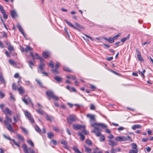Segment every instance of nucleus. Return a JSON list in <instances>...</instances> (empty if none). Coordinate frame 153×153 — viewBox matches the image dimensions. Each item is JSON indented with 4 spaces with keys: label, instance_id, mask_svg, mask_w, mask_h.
<instances>
[{
    "label": "nucleus",
    "instance_id": "8",
    "mask_svg": "<svg viewBox=\"0 0 153 153\" xmlns=\"http://www.w3.org/2000/svg\"><path fill=\"white\" fill-rule=\"evenodd\" d=\"M73 126V128L76 130L82 128L83 129H84L85 128V126H82L79 125H76L74 124Z\"/></svg>",
    "mask_w": 153,
    "mask_h": 153
},
{
    "label": "nucleus",
    "instance_id": "61",
    "mask_svg": "<svg viewBox=\"0 0 153 153\" xmlns=\"http://www.w3.org/2000/svg\"><path fill=\"white\" fill-rule=\"evenodd\" d=\"M0 10L1 13H3L5 10L3 9V7L1 5H0Z\"/></svg>",
    "mask_w": 153,
    "mask_h": 153
},
{
    "label": "nucleus",
    "instance_id": "11",
    "mask_svg": "<svg viewBox=\"0 0 153 153\" xmlns=\"http://www.w3.org/2000/svg\"><path fill=\"white\" fill-rule=\"evenodd\" d=\"M41 63L39 65V68H38V71H42L43 69V67L45 66V64L43 62V61L41 62Z\"/></svg>",
    "mask_w": 153,
    "mask_h": 153
},
{
    "label": "nucleus",
    "instance_id": "53",
    "mask_svg": "<svg viewBox=\"0 0 153 153\" xmlns=\"http://www.w3.org/2000/svg\"><path fill=\"white\" fill-rule=\"evenodd\" d=\"M90 88L92 90L94 91L96 88V87L90 84Z\"/></svg>",
    "mask_w": 153,
    "mask_h": 153
},
{
    "label": "nucleus",
    "instance_id": "44",
    "mask_svg": "<svg viewBox=\"0 0 153 153\" xmlns=\"http://www.w3.org/2000/svg\"><path fill=\"white\" fill-rule=\"evenodd\" d=\"M138 71L139 73L142 75V76L143 77V78L145 77V76L144 75V74L145 73L146 71V70L145 69H143V70L142 71H141L140 70H138Z\"/></svg>",
    "mask_w": 153,
    "mask_h": 153
},
{
    "label": "nucleus",
    "instance_id": "63",
    "mask_svg": "<svg viewBox=\"0 0 153 153\" xmlns=\"http://www.w3.org/2000/svg\"><path fill=\"white\" fill-rule=\"evenodd\" d=\"M84 35L88 38L89 39L91 40L92 41H93V39L92 38L91 36L88 35L86 34H84Z\"/></svg>",
    "mask_w": 153,
    "mask_h": 153
},
{
    "label": "nucleus",
    "instance_id": "29",
    "mask_svg": "<svg viewBox=\"0 0 153 153\" xmlns=\"http://www.w3.org/2000/svg\"><path fill=\"white\" fill-rule=\"evenodd\" d=\"M47 135L48 138L50 139H51V138L54 136L53 133L51 132H48Z\"/></svg>",
    "mask_w": 153,
    "mask_h": 153
},
{
    "label": "nucleus",
    "instance_id": "54",
    "mask_svg": "<svg viewBox=\"0 0 153 153\" xmlns=\"http://www.w3.org/2000/svg\"><path fill=\"white\" fill-rule=\"evenodd\" d=\"M125 129V128L122 126H120L117 128L118 131L120 132V131H122Z\"/></svg>",
    "mask_w": 153,
    "mask_h": 153
},
{
    "label": "nucleus",
    "instance_id": "59",
    "mask_svg": "<svg viewBox=\"0 0 153 153\" xmlns=\"http://www.w3.org/2000/svg\"><path fill=\"white\" fill-rule=\"evenodd\" d=\"M90 109L91 110H94L95 109V106L93 104H91L90 106Z\"/></svg>",
    "mask_w": 153,
    "mask_h": 153
},
{
    "label": "nucleus",
    "instance_id": "21",
    "mask_svg": "<svg viewBox=\"0 0 153 153\" xmlns=\"http://www.w3.org/2000/svg\"><path fill=\"white\" fill-rule=\"evenodd\" d=\"M10 14L11 17L13 18H14L17 16L16 12L14 10L11 11L10 12Z\"/></svg>",
    "mask_w": 153,
    "mask_h": 153
},
{
    "label": "nucleus",
    "instance_id": "2",
    "mask_svg": "<svg viewBox=\"0 0 153 153\" xmlns=\"http://www.w3.org/2000/svg\"><path fill=\"white\" fill-rule=\"evenodd\" d=\"M115 140L116 141H128L130 142H132L133 141L132 139L131 138L130 136H122V137H117L115 138Z\"/></svg>",
    "mask_w": 153,
    "mask_h": 153
},
{
    "label": "nucleus",
    "instance_id": "23",
    "mask_svg": "<svg viewBox=\"0 0 153 153\" xmlns=\"http://www.w3.org/2000/svg\"><path fill=\"white\" fill-rule=\"evenodd\" d=\"M7 48L8 50L10 52H12V51H14L15 50L13 48V46L10 45H9V46H8L7 47Z\"/></svg>",
    "mask_w": 153,
    "mask_h": 153
},
{
    "label": "nucleus",
    "instance_id": "34",
    "mask_svg": "<svg viewBox=\"0 0 153 153\" xmlns=\"http://www.w3.org/2000/svg\"><path fill=\"white\" fill-rule=\"evenodd\" d=\"M34 128L36 131L40 133L41 132V130L39 128V127L35 125L34 126Z\"/></svg>",
    "mask_w": 153,
    "mask_h": 153
},
{
    "label": "nucleus",
    "instance_id": "37",
    "mask_svg": "<svg viewBox=\"0 0 153 153\" xmlns=\"http://www.w3.org/2000/svg\"><path fill=\"white\" fill-rule=\"evenodd\" d=\"M36 111L39 114H41V115H44V114L45 113V112L43 111L42 110H40L39 109H37L36 110Z\"/></svg>",
    "mask_w": 153,
    "mask_h": 153
},
{
    "label": "nucleus",
    "instance_id": "40",
    "mask_svg": "<svg viewBox=\"0 0 153 153\" xmlns=\"http://www.w3.org/2000/svg\"><path fill=\"white\" fill-rule=\"evenodd\" d=\"M20 128L26 134H28V131L26 129L22 126H20Z\"/></svg>",
    "mask_w": 153,
    "mask_h": 153
},
{
    "label": "nucleus",
    "instance_id": "55",
    "mask_svg": "<svg viewBox=\"0 0 153 153\" xmlns=\"http://www.w3.org/2000/svg\"><path fill=\"white\" fill-rule=\"evenodd\" d=\"M66 77L68 78V79H76V77L75 76H72V77H71L69 76H68V75H67L66 76Z\"/></svg>",
    "mask_w": 153,
    "mask_h": 153
},
{
    "label": "nucleus",
    "instance_id": "17",
    "mask_svg": "<svg viewBox=\"0 0 153 153\" xmlns=\"http://www.w3.org/2000/svg\"><path fill=\"white\" fill-rule=\"evenodd\" d=\"M109 144L111 146V148H113L114 146L117 145V143L114 141H113L111 140H109Z\"/></svg>",
    "mask_w": 153,
    "mask_h": 153
},
{
    "label": "nucleus",
    "instance_id": "16",
    "mask_svg": "<svg viewBox=\"0 0 153 153\" xmlns=\"http://www.w3.org/2000/svg\"><path fill=\"white\" fill-rule=\"evenodd\" d=\"M51 53H50L47 51H46L45 52H44L42 53V55L43 56L44 58H47V57H49L50 56Z\"/></svg>",
    "mask_w": 153,
    "mask_h": 153
},
{
    "label": "nucleus",
    "instance_id": "3",
    "mask_svg": "<svg viewBox=\"0 0 153 153\" xmlns=\"http://www.w3.org/2000/svg\"><path fill=\"white\" fill-rule=\"evenodd\" d=\"M46 94L49 97V100H51V97L52 98L55 100H58V97L54 95L52 91H47Z\"/></svg>",
    "mask_w": 153,
    "mask_h": 153
},
{
    "label": "nucleus",
    "instance_id": "60",
    "mask_svg": "<svg viewBox=\"0 0 153 153\" xmlns=\"http://www.w3.org/2000/svg\"><path fill=\"white\" fill-rule=\"evenodd\" d=\"M103 45L104 46V48H108L110 47V45L104 43L103 44Z\"/></svg>",
    "mask_w": 153,
    "mask_h": 153
},
{
    "label": "nucleus",
    "instance_id": "19",
    "mask_svg": "<svg viewBox=\"0 0 153 153\" xmlns=\"http://www.w3.org/2000/svg\"><path fill=\"white\" fill-rule=\"evenodd\" d=\"M6 126L7 129L10 131L12 132H14V131L13 130L11 125L10 124H7L6 125H5Z\"/></svg>",
    "mask_w": 153,
    "mask_h": 153
},
{
    "label": "nucleus",
    "instance_id": "14",
    "mask_svg": "<svg viewBox=\"0 0 153 153\" xmlns=\"http://www.w3.org/2000/svg\"><path fill=\"white\" fill-rule=\"evenodd\" d=\"M17 27L19 29V31L21 32V33H22L23 36L25 37V34L24 33L23 30L22 28V27H21V26L19 24H18L17 25Z\"/></svg>",
    "mask_w": 153,
    "mask_h": 153
},
{
    "label": "nucleus",
    "instance_id": "36",
    "mask_svg": "<svg viewBox=\"0 0 153 153\" xmlns=\"http://www.w3.org/2000/svg\"><path fill=\"white\" fill-rule=\"evenodd\" d=\"M54 79L58 82L61 81L62 78L58 76H56L54 77Z\"/></svg>",
    "mask_w": 153,
    "mask_h": 153
},
{
    "label": "nucleus",
    "instance_id": "52",
    "mask_svg": "<svg viewBox=\"0 0 153 153\" xmlns=\"http://www.w3.org/2000/svg\"><path fill=\"white\" fill-rule=\"evenodd\" d=\"M3 15V17L5 19H7L8 18V16L5 14V12L4 10L3 13H1Z\"/></svg>",
    "mask_w": 153,
    "mask_h": 153
},
{
    "label": "nucleus",
    "instance_id": "46",
    "mask_svg": "<svg viewBox=\"0 0 153 153\" xmlns=\"http://www.w3.org/2000/svg\"><path fill=\"white\" fill-rule=\"evenodd\" d=\"M12 89L13 90H16L17 89V86L14 83H13L12 84Z\"/></svg>",
    "mask_w": 153,
    "mask_h": 153
},
{
    "label": "nucleus",
    "instance_id": "45",
    "mask_svg": "<svg viewBox=\"0 0 153 153\" xmlns=\"http://www.w3.org/2000/svg\"><path fill=\"white\" fill-rule=\"evenodd\" d=\"M9 62L10 64L13 65H15L16 64V63L14 61L10 59L9 60Z\"/></svg>",
    "mask_w": 153,
    "mask_h": 153
},
{
    "label": "nucleus",
    "instance_id": "28",
    "mask_svg": "<svg viewBox=\"0 0 153 153\" xmlns=\"http://www.w3.org/2000/svg\"><path fill=\"white\" fill-rule=\"evenodd\" d=\"M75 26L78 27H79L82 29H84V27L80 25L79 23H74Z\"/></svg>",
    "mask_w": 153,
    "mask_h": 153
},
{
    "label": "nucleus",
    "instance_id": "49",
    "mask_svg": "<svg viewBox=\"0 0 153 153\" xmlns=\"http://www.w3.org/2000/svg\"><path fill=\"white\" fill-rule=\"evenodd\" d=\"M121 33H118V34L115 35V36H114L113 37V39H114V40L116 39L117 38H118V37H119L120 35H121Z\"/></svg>",
    "mask_w": 153,
    "mask_h": 153
},
{
    "label": "nucleus",
    "instance_id": "62",
    "mask_svg": "<svg viewBox=\"0 0 153 153\" xmlns=\"http://www.w3.org/2000/svg\"><path fill=\"white\" fill-rule=\"evenodd\" d=\"M14 77L15 78H19V77H21L19 76V74L18 73H16L14 75Z\"/></svg>",
    "mask_w": 153,
    "mask_h": 153
},
{
    "label": "nucleus",
    "instance_id": "51",
    "mask_svg": "<svg viewBox=\"0 0 153 153\" xmlns=\"http://www.w3.org/2000/svg\"><path fill=\"white\" fill-rule=\"evenodd\" d=\"M50 143H52V144L55 145L56 144L57 141L56 140H52L51 141Z\"/></svg>",
    "mask_w": 153,
    "mask_h": 153
},
{
    "label": "nucleus",
    "instance_id": "31",
    "mask_svg": "<svg viewBox=\"0 0 153 153\" xmlns=\"http://www.w3.org/2000/svg\"><path fill=\"white\" fill-rule=\"evenodd\" d=\"M32 50V48L28 46H27L26 48L25 49V51L26 52H28L29 51H31Z\"/></svg>",
    "mask_w": 153,
    "mask_h": 153
},
{
    "label": "nucleus",
    "instance_id": "24",
    "mask_svg": "<svg viewBox=\"0 0 153 153\" xmlns=\"http://www.w3.org/2000/svg\"><path fill=\"white\" fill-rule=\"evenodd\" d=\"M85 149V152L88 153H91L92 150L91 149L85 146H84Z\"/></svg>",
    "mask_w": 153,
    "mask_h": 153
},
{
    "label": "nucleus",
    "instance_id": "42",
    "mask_svg": "<svg viewBox=\"0 0 153 153\" xmlns=\"http://www.w3.org/2000/svg\"><path fill=\"white\" fill-rule=\"evenodd\" d=\"M27 143L31 146H34V144L31 140H27Z\"/></svg>",
    "mask_w": 153,
    "mask_h": 153
},
{
    "label": "nucleus",
    "instance_id": "64",
    "mask_svg": "<svg viewBox=\"0 0 153 153\" xmlns=\"http://www.w3.org/2000/svg\"><path fill=\"white\" fill-rule=\"evenodd\" d=\"M5 96L4 94L2 93L1 91H0V96L1 98H3Z\"/></svg>",
    "mask_w": 153,
    "mask_h": 153
},
{
    "label": "nucleus",
    "instance_id": "56",
    "mask_svg": "<svg viewBox=\"0 0 153 153\" xmlns=\"http://www.w3.org/2000/svg\"><path fill=\"white\" fill-rule=\"evenodd\" d=\"M83 129V130L82 131V132L85 134H88V131L86 130L85 128Z\"/></svg>",
    "mask_w": 153,
    "mask_h": 153
},
{
    "label": "nucleus",
    "instance_id": "22",
    "mask_svg": "<svg viewBox=\"0 0 153 153\" xmlns=\"http://www.w3.org/2000/svg\"><path fill=\"white\" fill-rule=\"evenodd\" d=\"M141 128V126L140 125L136 124L132 126V129L134 130L136 129L140 128Z\"/></svg>",
    "mask_w": 153,
    "mask_h": 153
},
{
    "label": "nucleus",
    "instance_id": "15",
    "mask_svg": "<svg viewBox=\"0 0 153 153\" xmlns=\"http://www.w3.org/2000/svg\"><path fill=\"white\" fill-rule=\"evenodd\" d=\"M136 51L137 53V56L138 59L141 62H143V59L142 57L140 52L137 49H136Z\"/></svg>",
    "mask_w": 153,
    "mask_h": 153
},
{
    "label": "nucleus",
    "instance_id": "50",
    "mask_svg": "<svg viewBox=\"0 0 153 153\" xmlns=\"http://www.w3.org/2000/svg\"><path fill=\"white\" fill-rule=\"evenodd\" d=\"M63 69L65 71H67L68 72L71 71L70 69L66 67H64L63 68Z\"/></svg>",
    "mask_w": 153,
    "mask_h": 153
},
{
    "label": "nucleus",
    "instance_id": "25",
    "mask_svg": "<svg viewBox=\"0 0 153 153\" xmlns=\"http://www.w3.org/2000/svg\"><path fill=\"white\" fill-rule=\"evenodd\" d=\"M18 90L19 92V94H22L24 93L23 89L22 87H20L18 88Z\"/></svg>",
    "mask_w": 153,
    "mask_h": 153
},
{
    "label": "nucleus",
    "instance_id": "6",
    "mask_svg": "<svg viewBox=\"0 0 153 153\" xmlns=\"http://www.w3.org/2000/svg\"><path fill=\"white\" fill-rule=\"evenodd\" d=\"M76 116L75 115H70L67 117L68 122L70 124L72 123L73 121L75 120Z\"/></svg>",
    "mask_w": 153,
    "mask_h": 153
},
{
    "label": "nucleus",
    "instance_id": "5",
    "mask_svg": "<svg viewBox=\"0 0 153 153\" xmlns=\"http://www.w3.org/2000/svg\"><path fill=\"white\" fill-rule=\"evenodd\" d=\"M22 147L25 153H29L28 150L30 153H35L34 151L31 148H28L27 146L25 144H23L22 146Z\"/></svg>",
    "mask_w": 153,
    "mask_h": 153
},
{
    "label": "nucleus",
    "instance_id": "43",
    "mask_svg": "<svg viewBox=\"0 0 153 153\" xmlns=\"http://www.w3.org/2000/svg\"><path fill=\"white\" fill-rule=\"evenodd\" d=\"M85 143L89 145H91L92 144V143L91 141L89 140H88V139L86 140L85 141Z\"/></svg>",
    "mask_w": 153,
    "mask_h": 153
},
{
    "label": "nucleus",
    "instance_id": "47",
    "mask_svg": "<svg viewBox=\"0 0 153 153\" xmlns=\"http://www.w3.org/2000/svg\"><path fill=\"white\" fill-rule=\"evenodd\" d=\"M9 94L10 95V99L11 100H13L14 101L15 100V99L14 96L11 93H9Z\"/></svg>",
    "mask_w": 153,
    "mask_h": 153
},
{
    "label": "nucleus",
    "instance_id": "39",
    "mask_svg": "<svg viewBox=\"0 0 153 153\" xmlns=\"http://www.w3.org/2000/svg\"><path fill=\"white\" fill-rule=\"evenodd\" d=\"M16 135L17 136V137H18V138L20 140H21V141H24V138L22 136H21V135H20L19 134H16Z\"/></svg>",
    "mask_w": 153,
    "mask_h": 153
},
{
    "label": "nucleus",
    "instance_id": "33",
    "mask_svg": "<svg viewBox=\"0 0 153 153\" xmlns=\"http://www.w3.org/2000/svg\"><path fill=\"white\" fill-rule=\"evenodd\" d=\"M138 150V149H132L130 150L129 153H137Z\"/></svg>",
    "mask_w": 153,
    "mask_h": 153
},
{
    "label": "nucleus",
    "instance_id": "57",
    "mask_svg": "<svg viewBox=\"0 0 153 153\" xmlns=\"http://www.w3.org/2000/svg\"><path fill=\"white\" fill-rule=\"evenodd\" d=\"M36 81L40 86L42 87V84L39 80L38 79H36Z\"/></svg>",
    "mask_w": 153,
    "mask_h": 153
},
{
    "label": "nucleus",
    "instance_id": "32",
    "mask_svg": "<svg viewBox=\"0 0 153 153\" xmlns=\"http://www.w3.org/2000/svg\"><path fill=\"white\" fill-rule=\"evenodd\" d=\"M28 64L30 67L31 69H33L32 66L34 65V63L31 61L29 60L28 61Z\"/></svg>",
    "mask_w": 153,
    "mask_h": 153
},
{
    "label": "nucleus",
    "instance_id": "58",
    "mask_svg": "<svg viewBox=\"0 0 153 153\" xmlns=\"http://www.w3.org/2000/svg\"><path fill=\"white\" fill-rule=\"evenodd\" d=\"M29 120L32 123H33L34 122V119L32 117H30L28 118Z\"/></svg>",
    "mask_w": 153,
    "mask_h": 153
},
{
    "label": "nucleus",
    "instance_id": "12",
    "mask_svg": "<svg viewBox=\"0 0 153 153\" xmlns=\"http://www.w3.org/2000/svg\"><path fill=\"white\" fill-rule=\"evenodd\" d=\"M5 119L6 120L4 121V123L5 125H6L7 124H8V123L12 122L11 119L8 117L7 115H6Z\"/></svg>",
    "mask_w": 153,
    "mask_h": 153
},
{
    "label": "nucleus",
    "instance_id": "26",
    "mask_svg": "<svg viewBox=\"0 0 153 153\" xmlns=\"http://www.w3.org/2000/svg\"><path fill=\"white\" fill-rule=\"evenodd\" d=\"M24 114H25V116L26 117H27V118L28 119L31 117V115L30 114V113H29L27 111H24Z\"/></svg>",
    "mask_w": 153,
    "mask_h": 153
},
{
    "label": "nucleus",
    "instance_id": "7",
    "mask_svg": "<svg viewBox=\"0 0 153 153\" xmlns=\"http://www.w3.org/2000/svg\"><path fill=\"white\" fill-rule=\"evenodd\" d=\"M86 117L87 118L89 119V121L91 123V124L93 123H91L92 121H94L96 120L95 116L94 115L90 114H88L86 115Z\"/></svg>",
    "mask_w": 153,
    "mask_h": 153
},
{
    "label": "nucleus",
    "instance_id": "10",
    "mask_svg": "<svg viewBox=\"0 0 153 153\" xmlns=\"http://www.w3.org/2000/svg\"><path fill=\"white\" fill-rule=\"evenodd\" d=\"M65 21L66 23L70 27H71L73 28H74L76 29L79 31H81V30H80L79 29L74 26L72 24H71L70 22H69L67 20H65Z\"/></svg>",
    "mask_w": 153,
    "mask_h": 153
},
{
    "label": "nucleus",
    "instance_id": "27",
    "mask_svg": "<svg viewBox=\"0 0 153 153\" xmlns=\"http://www.w3.org/2000/svg\"><path fill=\"white\" fill-rule=\"evenodd\" d=\"M24 114H25V116L26 117H27V118L28 119L31 117V115L30 114V113H29L27 111H24Z\"/></svg>",
    "mask_w": 153,
    "mask_h": 153
},
{
    "label": "nucleus",
    "instance_id": "18",
    "mask_svg": "<svg viewBox=\"0 0 153 153\" xmlns=\"http://www.w3.org/2000/svg\"><path fill=\"white\" fill-rule=\"evenodd\" d=\"M61 143L63 145L64 147L67 149L68 148L67 146V142L64 140H62L61 141Z\"/></svg>",
    "mask_w": 153,
    "mask_h": 153
},
{
    "label": "nucleus",
    "instance_id": "38",
    "mask_svg": "<svg viewBox=\"0 0 153 153\" xmlns=\"http://www.w3.org/2000/svg\"><path fill=\"white\" fill-rule=\"evenodd\" d=\"M0 81L3 84H4L5 83V81L4 79L3 78L1 74H0Z\"/></svg>",
    "mask_w": 153,
    "mask_h": 153
},
{
    "label": "nucleus",
    "instance_id": "13",
    "mask_svg": "<svg viewBox=\"0 0 153 153\" xmlns=\"http://www.w3.org/2000/svg\"><path fill=\"white\" fill-rule=\"evenodd\" d=\"M103 38L105 40L107 41L109 43H112L114 42V39L113 37L110 36L108 39L105 37H103Z\"/></svg>",
    "mask_w": 153,
    "mask_h": 153
},
{
    "label": "nucleus",
    "instance_id": "41",
    "mask_svg": "<svg viewBox=\"0 0 153 153\" xmlns=\"http://www.w3.org/2000/svg\"><path fill=\"white\" fill-rule=\"evenodd\" d=\"M131 148L133 149H138L137 148V145L134 143H132L131 144Z\"/></svg>",
    "mask_w": 153,
    "mask_h": 153
},
{
    "label": "nucleus",
    "instance_id": "35",
    "mask_svg": "<svg viewBox=\"0 0 153 153\" xmlns=\"http://www.w3.org/2000/svg\"><path fill=\"white\" fill-rule=\"evenodd\" d=\"M98 149V148L97 147L95 149H93L94 152L93 153H103V150H101L100 151H99L97 153H96L97 151V150Z\"/></svg>",
    "mask_w": 153,
    "mask_h": 153
},
{
    "label": "nucleus",
    "instance_id": "20",
    "mask_svg": "<svg viewBox=\"0 0 153 153\" xmlns=\"http://www.w3.org/2000/svg\"><path fill=\"white\" fill-rule=\"evenodd\" d=\"M34 56L35 57V59H39L40 62L43 61V58L41 57H40L39 55L37 53H35L34 55Z\"/></svg>",
    "mask_w": 153,
    "mask_h": 153
},
{
    "label": "nucleus",
    "instance_id": "30",
    "mask_svg": "<svg viewBox=\"0 0 153 153\" xmlns=\"http://www.w3.org/2000/svg\"><path fill=\"white\" fill-rule=\"evenodd\" d=\"M78 135L80 136V139L82 140H83L85 139L84 136L79 131L78 132Z\"/></svg>",
    "mask_w": 153,
    "mask_h": 153
},
{
    "label": "nucleus",
    "instance_id": "1",
    "mask_svg": "<svg viewBox=\"0 0 153 153\" xmlns=\"http://www.w3.org/2000/svg\"><path fill=\"white\" fill-rule=\"evenodd\" d=\"M91 126L94 128V130H91L92 133H94L97 136H100V141L101 142L105 140V138L103 135H101L100 133L101 130L99 128V126L101 127L102 128H105L107 127V126L105 124L102 123H94L91 124Z\"/></svg>",
    "mask_w": 153,
    "mask_h": 153
},
{
    "label": "nucleus",
    "instance_id": "4",
    "mask_svg": "<svg viewBox=\"0 0 153 153\" xmlns=\"http://www.w3.org/2000/svg\"><path fill=\"white\" fill-rule=\"evenodd\" d=\"M22 101L26 104L28 105L30 102L32 105V107H33V104L30 99L27 95H25L22 99Z\"/></svg>",
    "mask_w": 153,
    "mask_h": 153
},
{
    "label": "nucleus",
    "instance_id": "48",
    "mask_svg": "<svg viewBox=\"0 0 153 153\" xmlns=\"http://www.w3.org/2000/svg\"><path fill=\"white\" fill-rule=\"evenodd\" d=\"M51 71L55 74H58L59 73L58 71L56 69H52Z\"/></svg>",
    "mask_w": 153,
    "mask_h": 153
},
{
    "label": "nucleus",
    "instance_id": "9",
    "mask_svg": "<svg viewBox=\"0 0 153 153\" xmlns=\"http://www.w3.org/2000/svg\"><path fill=\"white\" fill-rule=\"evenodd\" d=\"M2 111L6 115H7V114L11 115V111L7 107H6L4 110H3Z\"/></svg>",
    "mask_w": 153,
    "mask_h": 153
}]
</instances>
